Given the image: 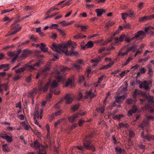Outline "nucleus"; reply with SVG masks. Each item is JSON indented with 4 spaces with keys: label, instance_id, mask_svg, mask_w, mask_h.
<instances>
[{
    "label": "nucleus",
    "instance_id": "nucleus-46",
    "mask_svg": "<svg viewBox=\"0 0 154 154\" xmlns=\"http://www.w3.org/2000/svg\"><path fill=\"white\" fill-rule=\"evenodd\" d=\"M113 24V23L112 22L109 21L107 23H106V28H108L109 27L111 26Z\"/></svg>",
    "mask_w": 154,
    "mask_h": 154
},
{
    "label": "nucleus",
    "instance_id": "nucleus-22",
    "mask_svg": "<svg viewBox=\"0 0 154 154\" xmlns=\"http://www.w3.org/2000/svg\"><path fill=\"white\" fill-rule=\"evenodd\" d=\"M124 49V48H122L119 51V52L117 56L118 57H119V56H124L125 55H127L128 54V53L127 51L125 52H122V51Z\"/></svg>",
    "mask_w": 154,
    "mask_h": 154
},
{
    "label": "nucleus",
    "instance_id": "nucleus-31",
    "mask_svg": "<svg viewBox=\"0 0 154 154\" xmlns=\"http://www.w3.org/2000/svg\"><path fill=\"white\" fill-rule=\"evenodd\" d=\"M124 115L122 114H120L114 116L113 118L117 120H119L122 118L124 117Z\"/></svg>",
    "mask_w": 154,
    "mask_h": 154
},
{
    "label": "nucleus",
    "instance_id": "nucleus-49",
    "mask_svg": "<svg viewBox=\"0 0 154 154\" xmlns=\"http://www.w3.org/2000/svg\"><path fill=\"white\" fill-rule=\"evenodd\" d=\"M57 30L60 33V34L62 35L65 36V34L63 30H62L60 29H57Z\"/></svg>",
    "mask_w": 154,
    "mask_h": 154
},
{
    "label": "nucleus",
    "instance_id": "nucleus-6",
    "mask_svg": "<svg viewBox=\"0 0 154 154\" xmlns=\"http://www.w3.org/2000/svg\"><path fill=\"white\" fill-rule=\"evenodd\" d=\"M30 146L34 149H38V152H45L46 150V147L42 145H40L37 140H35L30 145Z\"/></svg>",
    "mask_w": 154,
    "mask_h": 154
},
{
    "label": "nucleus",
    "instance_id": "nucleus-45",
    "mask_svg": "<svg viewBox=\"0 0 154 154\" xmlns=\"http://www.w3.org/2000/svg\"><path fill=\"white\" fill-rule=\"evenodd\" d=\"M88 28V26L82 25L81 27V30L83 32H85Z\"/></svg>",
    "mask_w": 154,
    "mask_h": 154
},
{
    "label": "nucleus",
    "instance_id": "nucleus-54",
    "mask_svg": "<svg viewBox=\"0 0 154 154\" xmlns=\"http://www.w3.org/2000/svg\"><path fill=\"white\" fill-rule=\"evenodd\" d=\"M31 76L30 75L26 78V81L27 82L29 83L31 80Z\"/></svg>",
    "mask_w": 154,
    "mask_h": 154
},
{
    "label": "nucleus",
    "instance_id": "nucleus-62",
    "mask_svg": "<svg viewBox=\"0 0 154 154\" xmlns=\"http://www.w3.org/2000/svg\"><path fill=\"white\" fill-rule=\"evenodd\" d=\"M85 78L83 76H82L79 77V81L80 82H82L84 81Z\"/></svg>",
    "mask_w": 154,
    "mask_h": 154
},
{
    "label": "nucleus",
    "instance_id": "nucleus-15",
    "mask_svg": "<svg viewBox=\"0 0 154 154\" xmlns=\"http://www.w3.org/2000/svg\"><path fill=\"white\" fill-rule=\"evenodd\" d=\"M74 23V21H71L70 22H66L65 20H63L61 21H60L58 22V23L59 24H61L62 26H64L70 25Z\"/></svg>",
    "mask_w": 154,
    "mask_h": 154
},
{
    "label": "nucleus",
    "instance_id": "nucleus-18",
    "mask_svg": "<svg viewBox=\"0 0 154 154\" xmlns=\"http://www.w3.org/2000/svg\"><path fill=\"white\" fill-rule=\"evenodd\" d=\"M64 2H65V1H63L62 2H61L59 3H58V4L56 5V6H58L59 5H61V8H62L65 6L69 5L70 4V1H68L67 2H66L63 4L64 3Z\"/></svg>",
    "mask_w": 154,
    "mask_h": 154
},
{
    "label": "nucleus",
    "instance_id": "nucleus-56",
    "mask_svg": "<svg viewBox=\"0 0 154 154\" xmlns=\"http://www.w3.org/2000/svg\"><path fill=\"white\" fill-rule=\"evenodd\" d=\"M139 146L140 149L143 150L144 151L145 150V145H144L142 144H140L139 145Z\"/></svg>",
    "mask_w": 154,
    "mask_h": 154
},
{
    "label": "nucleus",
    "instance_id": "nucleus-37",
    "mask_svg": "<svg viewBox=\"0 0 154 154\" xmlns=\"http://www.w3.org/2000/svg\"><path fill=\"white\" fill-rule=\"evenodd\" d=\"M143 88L145 89L146 90L149 89V85L146 81H144L143 83Z\"/></svg>",
    "mask_w": 154,
    "mask_h": 154
},
{
    "label": "nucleus",
    "instance_id": "nucleus-41",
    "mask_svg": "<svg viewBox=\"0 0 154 154\" xmlns=\"http://www.w3.org/2000/svg\"><path fill=\"white\" fill-rule=\"evenodd\" d=\"M122 18L123 20H125L126 17L128 16V13H124L121 14Z\"/></svg>",
    "mask_w": 154,
    "mask_h": 154
},
{
    "label": "nucleus",
    "instance_id": "nucleus-36",
    "mask_svg": "<svg viewBox=\"0 0 154 154\" xmlns=\"http://www.w3.org/2000/svg\"><path fill=\"white\" fill-rule=\"evenodd\" d=\"M69 70V69L66 66H62L60 67L61 71L63 72H64L66 70Z\"/></svg>",
    "mask_w": 154,
    "mask_h": 154
},
{
    "label": "nucleus",
    "instance_id": "nucleus-33",
    "mask_svg": "<svg viewBox=\"0 0 154 154\" xmlns=\"http://www.w3.org/2000/svg\"><path fill=\"white\" fill-rule=\"evenodd\" d=\"M140 94L139 91L137 89L135 90L133 93L132 94L133 97L137 99V96Z\"/></svg>",
    "mask_w": 154,
    "mask_h": 154
},
{
    "label": "nucleus",
    "instance_id": "nucleus-59",
    "mask_svg": "<svg viewBox=\"0 0 154 154\" xmlns=\"http://www.w3.org/2000/svg\"><path fill=\"white\" fill-rule=\"evenodd\" d=\"M83 97V95L81 93H79V94L78 96V99L79 100H80L82 99V98Z\"/></svg>",
    "mask_w": 154,
    "mask_h": 154
},
{
    "label": "nucleus",
    "instance_id": "nucleus-44",
    "mask_svg": "<svg viewBox=\"0 0 154 154\" xmlns=\"http://www.w3.org/2000/svg\"><path fill=\"white\" fill-rule=\"evenodd\" d=\"M127 123L124 124L122 122L120 123L119 124V125L121 128L123 127H126L127 126Z\"/></svg>",
    "mask_w": 154,
    "mask_h": 154
},
{
    "label": "nucleus",
    "instance_id": "nucleus-40",
    "mask_svg": "<svg viewBox=\"0 0 154 154\" xmlns=\"http://www.w3.org/2000/svg\"><path fill=\"white\" fill-rule=\"evenodd\" d=\"M151 29H154V27L149 26L145 28V31L146 32H147L149 30H150Z\"/></svg>",
    "mask_w": 154,
    "mask_h": 154
},
{
    "label": "nucleus",
    "instance_id": "nucleus-26",
    "mask_svg": "<svg viewBox=\"0 0 154 154\" xmlns=\"http://www.w3.org/2000/svg\"><path fill=\"white\" fill-rule=\"evenodd\" d=\"M115 150L116 152V154H123V151L119 147H116Z\"/></svg>",
    "mask_w": 154,
    "mask_h": 154
},
{
    "label": "nucleus",
    "instance_id": "nucleus-10",
    "mask_svg": "<svg viewBox=\"0 0 154 154\" xmlns=\"http://www.w3.org/2000/svg\"><path fill=\"white\" fill-rule=\"evenodd\" d=\"M64 99L66 100V103L68 104L72 103L73 100V96L69 93L66 94Z\"/></svg>",
    "mask_w": 154,
    "mask_h": 154
},
{
    "label": "nucleus",
    "instance_id": "nucleus-17",
    "mask_svg": "<svg viewBox=\"0 0 154 154\" xmlns=\"http://www.w3.org/2000/svg\"><path fill=\"white\" fill-rule=\"evenodd\" d=\"M116 103H120L125 98L124 96H117L116 97Z\"/></svg>",
    "mask_w": 154,
    "mask_h": 154
},
{
    "label": "nucleus",
    "instance_id": "nucleus-8",
    "mask_svg": "<svg viewBox=\"0 0 154 154\" xmlns=\"http://www.w3.org/2000/svg\"><path fill=\"white\" fill-rule=\"evenodd\" d=\"M140 36H142V38H144V37L146 36V34L143 31L140 30L139 31L137 32V34H136L135 36L133 37L131 39H129L128 38H126L125 39V41L127 42L128 43H130L131 41L134 40H135L138 38Z\"/></svg>",
    "mask_w": 154,
    "mask_h": 154
},
{
    "label": "nucleus",
    "instance_id": "nucleus-55",
    "mask_svg": "<svg viewBox=\"0 0 154 154\" xmlns=\"http://www.w3.org/2000/svg\"><path fill=\"white\" fill-rule=\"evenodd\" d=\"M104 77V75H102L101 77H99V78L98 81H97L98 83H99L101 82Z\"/></svg>",
    "mask_w": 154,
    "mask_h": 154
},
{
    "label": "nucleus",
    "instance_id": "nucleus-64",
    "mask_svg": "<svg viewBox=\"0 0 154 154\" xmlns=\"http://www.w3.org/2000/svg\"><path fill=\"white\" fill-rule=\"evenodd\" d=\"M149 111L151 113H154V108L151 107L149 109Z\"/></svg>",
    "mask_w": 154,
    "mask_h": 154
},
{
    "label": "nucleus",
    "instance_id": "nucleus-21",
    "mask_svg": "<svg viewBox=\"0 0 154 154\" xmlns=\"http://www.w3.org/2000/svg\"><path fill=\"white\" fill-rule=\"evenodd\" d=\"M66 85L67 87L70 85L71 87H73L74 85L73 80L70 79H68L66 82Z\"/></svg>",
    "mask_w": 154,
    "mask_h": 154
},
{
    "label": "nucleus",
    "instance_id": "nucleus-61",
    "mask_svg": "<svg viewBox=\"0 0 154 154\" xmlns=\"http://www.w3.org/2000/svg\"><path fill=\"white\" fill-rule=\"evenodd\" d=\"M34 133L38 137H40L41 135V133L40 132L38 131H35L34 132Z\"/></svg>",
    "mask_w": 154,
    "mask_h": 154
},
{
    "label": "nucleus",
    "instance_id": "nucleus-24",
    "mask_svg": "<svg viewBox=\"0 0 154 154\" xmlns=\"http://www.w3.org/2000/svg\"><path fill=\"white\" fill-rule=\"evenodd\" d=\"M81 67L80 65L74 64L72 66V69L79 71L80 69H81Z\"/></svg>",
    "mask_w": 154,
    "mask_h": 154
},
{
    "label": "nucleus",
    "instance_id": "nucleus-27",
    "mask_svg": "<svg viewBox=\"0 0 154 154\" xmlns=\"http://www.w3.org/2000/svg\"><path fill=\"white\" fill-rule=\"evenodd\" d=\"M56 77L57 79L60 81L63 79V75L60 72L58 71L57 72Z\"/></svg>",
    "mask_w": 154,
    "mask_h": 154
},
{
    "label": "nucleus",
    "instance_id": "nucleus-2",
    "mask_svg": "<svg viewBox=\"0 0 154 154\" xmlns=\"http://www.w3.org/2000/svg\"><path fill=\"white\" fill-rule=\"evenodd\" d=\"M51 48L54 51L57 53H65L66 55L68 56L77 55L78 54L77 52L73 51H68L67 47L65 45L56 44L55 43H53Z\"/></svg>",
    "mask_w": 154,
    "mask_h": 154
},
{
    "label": "nucleus",
    "instance_id": "nucleus-43",
    "mask_svg": "<svg viewBox=\"0 0 154 154\" xmlns=\"http://www.w3.org/2000/svg\"><path fill=\"white\" fill-rule=\"evenodd\" d=\"M5 140H6L8 142H11L12 141V139L11 137L8 135L6 136Z\"/></svg>",
    "mask_w": 154,
    "mask_h": 154
},
{
    "label": "nucleus",
    "instance_id": "nucleus-57",
    "mask_svg": "<svg viewBox=\"0 0 154 154\" xmlns=\"http://www.w3.org/2000/svg\"><path fill=\"white\" fill-rule=\"evenodd\" d=\"M140 116L141 115L138 114L136 116V119H134L133 121L134 123H135L137 122V121L140 118Z\"/></svg>",
    "mask_w": 154,
    "mask_h": 154
},
{
    "label": "nucleus",
    "instance_id": "nucleus-13",
    "mask_svg": "<svg viewBox=\"0 0 154 154\" xmlns=\"http://www.w3.org/2000/svg\"><path fill=\"white\" fill-rule=\"evenodd\" d=\"M137 111V106L135 105H133V108L132 109L129 110L127 113V115L129 116L132 115L133 114L135 113Z\"/></svg>",
    "mask_w": 154,
    "mask_h": 154
},
{
    "label": "nucleus",
    "instance_id": "nucleus-11",
    "mask_svg": "<svg viewBox=\"0 0 154 154\" xmlns=\"http://www.w3.org/2000/svg\"><path fill=\"white\" fill-rule=\"evenodd\" d=\"M95 96V95L91 91H86L85 93L84 98L85 99H87L89 98L91 99L93 97Z\"/></svg>",
    "mask_w": 154,
    "mask_h": 154
},
{
    "label": "nucleus",
    "instance_id": "nucleus-39",
    "mask_svg": "<svg viewBox=\"0 0 154 154\" xmlns=\"http://www.w3.org/2000/svg\"><path fill=\"white\" fill-rule=\"evenodd\" d=\"M58 26V25L57 24H52L49 27V28H50L51 29H52L57 28Z\"/></svg>",
    "mask_w": 154,
    "mask_h": 154
},
{
    "label": "nucleus",
    "instance_id": "nucleus-47",
    "mask_svg": "<svg viewBox=\"0 0 154 154\" xmlns=\"http://www.w3.org/2000/svg\"><path fill=\"white\" fill-rule=\"evenodd\" d=\"M140 72L141 74L144 73L146 72V69H145V68H143V67L140 69Z\"/></svg>",
    "mask_w": 154,
    "mask_h": 154
},
{
    "label": "nucleus",
    "instance_id": "nucleus-32",
    "mask_svg": "<svg viewBox=\"0 0 154 154\" xmlns=\"http://www.w3.org/2000/svg\"><path fill=\"white\" fill-rule=\"evenodd\" d=\"M102 58V57L98 56L97 58L92 60L91 61L93 63H98L101 60Z\"/></svg>",
    "mask_w": 154,
    "mask_h": 154
},
{
    "label": "nucleus",
    "instance_id": "nucleus-20",
    "mask_svg": "<svg viewBox=\"0 0 154 154\" xmlns=\"http://www.w3.org/2000/svg\"><path fill=\"white\" fill-rule=\"evenodd\" d=\"M95 11L97 13V16L100 17L101 16L103 13H105V11L102 9H97L95 10Z\"/></svg>",
    "mask_w": 154,
    "mask_h": 154
},
{
    "label": "nucleus",
    "instance_id": "nucleus-9",
    "mask_svg": "<svg viewBox=\"0 0 154 154\" xmlns=\"http://www.w3.org/2000/svg\"><path fill=\"white\" fill-rule=\"evenodd\" d=\"M125 37V35L123 34L119 38H118V37L114 38V37L113 38L112 37V38H110L107 41L108 42V43L111 42L113 40V38H114V40L115 42L116 43H118L119 42H123Z\"/></svg>",
    "mask_w": 154,
    "mask_h": 154
},
{
    "label": "nucleus",
    "instance_id": "nucleus-14",
    "mask_svg": "<svg viewBox=\"0 0 154 154\" xmlns=\"http://www.w3.org/2000/svg\"><path fill=\"white\" fill-rule=\"evenodd\" d=\"M8 83L7 82L6 84H2L0 85V93H3V90L2 89L3 88L5 91H7L8 87Z\"/></svg>",
    "mask_w": 154,
    "mask_h": 154
},
{
    "label": "nucleus",
    "instance_id": "nucleus-42",
    "mask_svg": "<svg viewBox=\"0 0 154 154\" xmlns=\"http://www.w3.org/2000/svg\"><path fill=\"white\" fill-rule=\"evenodd\" d=\"M64 120L63 119H61L58 121L57 122H56L54 123V126L55 127H56L59 124H60Z\"/></svg>",
    "mask_w": 154,
    "mask_h": 154
},
{
    "label": "nucleus",
    "instance_id": "nucleus-16",
    "mask_svg": "<svg viewBox=\"0 0 154 154\" xmlns=\"http://www.w3.org/2000/svg\"><path fill=\"white\" fill-rule=\"evenodd\" d=\"M126 103L128 104H134L136 103L137 99L132 97L129 98L126 100Z\"/></svg>",
    "mask_w": 154,
    "mask_h": 154
},
{
    "label": "nucleus",
    "instance_id": "nucleus-1",
    "mask_svg": "<svg viewBox=\"0 0 154 154\" xmlns=\"http://www.w3.org/2000/svg\"><path fill=\"white\" fill-rule=\"evenodd\" d=\"M91 135L86 136L84 139L83 146H74L70 149V151L72 152V154L74 152V151H76L77 149L81 150L82 152H84L85 149L92 150L94 152L95 150V148L94 146L91 143Z\"/></svg>",
    "mask_w": 154,
    "mask_h": 154
},
{
    "label": "nucleus",
    "instance_id": "nucleus-5",
    "mask_svg": "<svg viewBox=\"0 0 154 154\" xmlns=\"http://www.w3.org/2000/svg\"><path fill=\"white\" fill-rule=\"evenodd\" d=\"M57 82L56 80H54L51 83L50 88V93L47 96V99L48 100L52 95L53 93L57 95L60 94V91L57 89Z\"/></svg>",
    "mask_w": 154,
    "mask_h": 154
},
{
    "label": "nucleus",
    "instance_id": "nucleus-3",
    "mask_svg": "<svg viewBox=\"0 0 154 154\" xmlns=\"http://www.w3.org/2000/svg\"><path fill=\"white\" fill-rule=\"evenodd\" d=\"M42 64V62L41 61L36 63L33 65H30L29 64H26L24 66L18 69L15 70V71L17 73H20L21 72H23L25 69L28 70L31 72L32 70L35 69V67H38Z\"/></svg>",
    "mask_w": 154,
    "mask_h": 154
},
{
    "label": "nucleus",
    "instance_id": "nucleus-38",
    "mask_svg": "<svg viewBox=\"0 0 154 154\" xmlns=\"http://www.w3.org/2000/svg\"><path fill=\"white\" fill-rule=\"evenodd\" d=\"M147 20H149V16H145L140 17L139 19V21H144Z\"/></svg>",
    "mask_w": 154,
    "mask_h": 154
},
{
    "label": "nucleus",
    "instance_id": "nucleus-60",
    "mask_svg": "<svg viewBox=\"0 0 154 154\" xmlns=\"http://www.w3.org/2000/svg\"><path fill=\"white\" fill-rule=\"evenodd\" d=\"M127 72L126 71H124L122 72L120 74V76L121 78H122L125 75V74Z\"/></svg>",
    "mask_w": 154,
    "mask_h": 154
},
{
    "label": "nucleus",
    "instance_id": "nucleus-12",
    "mask_svg": "<svg viewBox=\"0 0 154 154\" xmlns=\"http://www.w3.org/2000/svg\"><path fill=\"white\" fill-rule=\"evenodd\" d=\"M31 53V51H30L26 49L25 50L23 51L22 52L21 55L20 56V57L22 59H24L28 56V55Z\"/></svg>",
    "mask_w": 154,
    "mask_h": 154
},
{
    "label": "nucleus",
    "instance_id": "nucleus-58",
    "mask_svg": "<svg viewBox=\"0 0 154 154\" xmlns=\"http://www.w3.org/2000/svg\"><path fill=\"white\" fill-rule=\"evenodd\" d=\"M41 49L43 52H46L48 51V48L41 47Z\"/></svg>",
    "mask_w": 154,
    "mask_h": 154
},
{
    "label": "nucleus",
    "instance_id": "nucleus-25",
    "mask_svg": "<svg viewBox=\"0 0 154 154\" xmlns=\"http://www.w3.org/2000/svg\"><path fill=\"white\" fill-rule=\"evenodd\" d=\"M78 117V115L77 114H73L72 116L69 117L68 120L69 122H73L75 119Z\"/></svg>",
    "mask_w": 154,
    "mask_h": 154
},
{
    "label": "nucleus",
    "instance_id": "nucleus-51",
    "mask_svg": "<svg viewBox=\"0 0 154 154\" xmlns=\"http://www.w3.org/2000/svg\"><path fill=\"white\" fill-rule=\"evenodd\" d=\"M139 67V65L138 64H136L134 66H132L131 68V69H133V70H134L136 69H138V68Z\"/></svg>",
    "mask_w": 154,
    "mask_h": 154
},
{
    "label": "nucleus",
    "instance_id": "nucleus-29",
    "mask_svg": "<svg viewBox=\"0 0 154 154\" xmlns=\"http://www.w3.org/2000/svg\"><path fill=\"white\" fill-rule=\"evenodd\" d=\"M2 150L5 152H8L9 151V149L7 144H3L2 145Z\"/></svg>",
    "mask_w": 154,
    "mask_h": 154
},
{
    "label": "nucleus",
    "instance_id": "nucleus-30",
    "mask_svg": "<svg viewBox=\"0 0 154 154\" xmlns=\"http://www.w3.org/2000/svg\"><path fill=\"white\" fill-rule=\"evenodd\" d=\"M154 136L149 134H148L145 136V138L149 141H151L153 139Z\"/></svg>",
    "mask_w": 154,
    "mask_h": 154
},
{
    "label": "nucleus",
    "instance_id": "nucleus-35",
    "mask_svg": "<svg viewBox=\"0 0 154 154\" xmlns=\"http://www.w3.org/2000/svg\"><path fill=\"white\" fill-rule=\"evenodd\" d=\"M132 59L131 57H129L128 59L126 60V61L122 63V65L123 66H126L127 65L129 62Z\"/></svg>",
    "mask_w": 154,
    "mask_h": 154
},
{
    "label": "nucleus",
    "instance_id": "nucleus-52",
    "mask_svg": "<svg viewBox=\"0 0 154 154\" xmlns=\"http://www.w3.org/2000/svg\"><path fill=\"white\" fill-rule=\"evenodd\" d=\"M98 111L101 113H103L104 111V109L103 108L101 107L98 109Z\"/></svg>",
    "mask_w": 154,
    "mask_h": 154
},
{
    "label": "nucleus",
    "instance_id": "nucleus-28",
    "mask_svg": "<svg viewBox=\"0 0 154 154\" xmlns=\"http://www.w3.org/2000/svg\"><path fill=\"white\" fill-rule=\"evenodd\" d=\"M146 97L149 103H154V98L153 97L148 95L146 96Z\"/></svg>",
    "mask_w": 154,
    "mask_h": 154
},
{
    "label": "nucleus",
    "instance_id": "nucleus-23",
    "mask_svg": "<svg viewBox=\"0 0 154 154\" xmlns=\"http://www.w3.org/2000/svg\"><path fill=\"white\" fill-rule=\"evenodd\" d=\"M9 64H3L0 66V69H4V71H7L9 69Z\"/></svg>",
    "mask_w": 154,
    "mask_h": 154
},
{
    "label": "nucleus",
    "instance_id": "nucleus-19",
    "mask_svg": "<svg viewBox=\"0 0 154 154\" xmlns=\"http://www.w3.org/2000/svg\"><path fill=\"white\" fill-rule=\"evenodd\" d=\"M94 45V44L91 41L88 42L83 47H82L83 49L86 48H92Z\"/></svg>",
    "mask_w": 154,
    "mask_h": 154
},
{
    "label": "nucleus",
    "instance_id": "nucleus-34",
    "mask_svg": "<svg viewBox=\"0 0 154 154\" xmlns=\"http://www.w3.org/2000/svg\"><path fill=\"white\" fill-rule=\"evenodd\" d=\"M149 58L150 56H148L144 59H140L139 61V62H141L142 63H144V62L147 61Z\"/></svg>",
    "mask_w": 154,
    "mask_h": 154
},
{
    "label": "nucleus",
    "instance_id": "nucleus-7",
    "mask_svg": "<svg viewBox=\"0 0 154 154\" xmlns=\"http://www.w3.org/2000/svg\"><path fill=\"white\" fill-rule=\"evenodd\" d=\"M18 21V19H17L15 20V23L12 24L11 28V30L12 31L9 34H6V36L9 35H14L16 34L17 32L20 31L21 29V28L16 23Z\"/></svg>",
    "mask_w": 154,
    "mask_h": 154
},
{
    "label": "nucleus",
    "instance_id": "nucleus-63",
    "mask_svg": "<svg viewBox=\"0 0 154 154\" xmlns=\"http://www.w3.org/2000/svg\"><path fill=\"white\" fill-rule=\"evenodd\" d=\"M26 130H28L29 128L30 127V126L26 124V125H25V126L23 127Z\"/></svg>",
    "mask_w": 154,
    "mask_h": 154
},
{
    "label": "nucleus",
    "instance_id": "nucleus-48",
    "mask_svg": "<svg viewBox=\"0 0 154 154\" xmlns=\"http://www.w3.org/2000/svg\"><path fill=\"white\" fill-rule=\"evenodd\" d=\"M79 106V104L75 105L73 106V107H72V109L74 111H75L78 109Z\"/></svg>",
    "mask_w": 154,
    "mask_h": 154
},
{
    "label": "nucleus",
    "instance_id": "nucleus-50",
    "mask_svg": "<svg viewBox=\"0 0 154 154\" xmlns=\"http://www.w3.org/2000/svg\"><path fill=\"white\" fill-rule=\"evenodd\" d=\"M21 77V76L20 75H17L14 77L13 79L14 81H16L18 80Z\"/></svg>",
    "mask_w": 154,
    "mask_h": 154
},
{
    "label": "nucleus",
    "instance_id": "nucleus-53",
    "mask_svg": "<svg viewBox=\"0 0 154 154\" xmlns=\"http://www.w3.org/2000/svg\"><path fill=\"white\" fill-rule=\"evenodd\" d=\"M129 135L131 137H132L134 136V134L132 131L130 130L129 131Z\"/></svg>",
    "mask_w": 154,
    "mask_h": 154
},
{
    "label": "nucleus",
    "instance_id": "nucleus-4",
    "mask_svg": "<svg viewBox=\"0 0 154 154\" xmlns=\"http://www.w3.org/2000/svg\"><path fill=\"white\" fill-rule=\"evenodd\" d=\"M50 85V82H49L47 83L43 87L42 83H40V85H39L38 89L37 90L36 88H33L32 91L29 92V94L30 97H32L33 95L35 94L37 92L38 93H41L42 91L46 92L47 91L49 85Z\"/></svg>",
    "mask_w": 154,
    "mask_h": 154
}]
</instances>
